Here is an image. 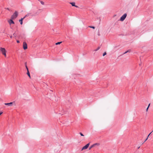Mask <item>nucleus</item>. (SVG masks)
I'll return each mask as SVG.
<instances>
[{
    "instance_id": "nucleus-1",
    "label": "nucleus",
    "mask_w": 153,
    "mask_h": 153,
    "mask_svg": "<svg viewBox=\"0 0 153 153\" xmlns=\"http://www.w3.org/2000/svg\"><path fill=\"white\" fill-rule=\"evenodd\" d=\"M0 51L6 57V51L5 49L4 48L0 47Z\"/></svg>"
},
{
    "instance_id": "nucleus-2",
    "label": "nucleus",
    "mask_w": 153,
    "mask_h": 153,
    "mask_svg": "<svg viewBox=\"0 0 153 153\" xmlns=\"http://www.w3.org/2000/svg\"><path fill=\"white\" fill-rule=\"evenodd\" d=\"M18 16V13L16 11L11 16V19H15Z\"/></svg>"
},
{
    "instance_id": "nucleus-3",
    "label": "nucleus",
    "mask_w": 153,
    "mask_h": 153,
    "mask_svg": "<svg viewBox=\"0 0 153 153\" xmlns=\"http://www.w3.org/2000/svg\"><path fill=\"white\" fill-rule=\"evenodd\" d=\"M126 13H125L121 17L120 20L122 21H124L126 17Z\"/></svg>"
},
{
    "instance_id": "nucleus-4",
    "label": "nucleus",
    "mask_w": 153,
    "mask_h": 153,
    "mask_svg": "<svg viewBox=\"0 0 153 153\" xmlns=\"http://www.w3.org/2000/svg\"><path fill=\"white\" fill-rule=\"evenodd\" d=\"M90 143H88L86 145H85V146H84L81 149V151H82L84 149H87L88 147L89 146Z\"/></svg>"
},
{
    "instance_id": "nucleus-5",
    "label": "nucleus",
    "mask_w": 153,
    "mask_h": 153,
    "mask_svg": "<svg viewBox=\"0 0 153 153\" xmlns=\"http://www.w3.org/2000/svg\"><path fill=\"white\" fill-rule=\"evenodd\" d=\"M27 45L26 43L25 42H23V48L24 50H26L27 49Z\"/></svg>"
},
{
    "instance_id": "nucleus-6",
    "label": "nucleus",
    "mask_w": 153,
    "mask_h": 153,
    "mask_svg": "<svg viewBox=\"0 0 153 153\" xmlns=\"http://www.w3.org/2000/svg\"><path fill=\"white\" fill-rule=\"evenodd\" d=\"M15 102H10V103H5L4 105H7L9 106H11L12 105V104L13 103H14Z\"/></svg>"
},
{
    "instance_id": "nucleus-7",
    "label": "nucleus",
    "mask_w": 153,
    "mask_h": 153,
    "mask_svg": "<svg viewBox=\"0 0 153 153\" xmlns=\"http://www.w3.org/2000/svg\"><path fill=\"white\" fill-rule=\"evenodd\" d=\"M13 19H11L9 20L8 21V22L9 24L10 25L12 24H14V21L13 20Z\"/></svg>"
},
{
    "instance_id": "nucleus-8",
    "label": "nucleus",
    "mask_w": 153,
    "mask_h": 153,
    "mask_svg": "<svg viewBox=\"0 0 153 153\" xmlns=\"http://www.w3.org/2000/svg\"><path fill=\"white\" fill-rule=\"evenodd\" d=\"M70 4H71L72 6H74L76 7H78V6H76L75 5V3L74 2H72L70 3Z\"/></svg>"
},
{
    "instance_id": "nucleus-9",
    "label": "nucleus",
    "mask_w": 153,
    "mask_h": 153,
    "mask_svg": "<svg viewBox=\"0 0 153 153\" xmlns=\"http://www.w3.org/2000/svg\"><path fill=\"white\" fill-rule=\"evenodd\" d=\"M27 74L28 75V76H29V78H31L30 77V72H29V70H28V71H27Z\"/></svg>"
},
{
    "instance_id": "nucleus-10",
    "label": "nucleus",
    "mask_w": 153,
    "mask_h": 153,
    "mask_svg": "<svg viewBox=\"0 0 153 153\" xmlns=\"http://www.w3.org/2000/svg\"><path fill=\"white\" fill-rule=\"evenodd\" d=\"M19 22H20L21 25H22L23 24V19H21L19 20Z\"/></svg>"
},
{
    "instance_id": "nucleus-11",
    "label": "nucleus",
    "mask_w": 153,
    "mask_h": 153,
    "mask_svg": "<svg viewBox=\"0 0 153 153\" xmlns=\"http://www.w3.org/2000/svg\"><path fill=\"white\" fill-rule=\"evenodd\" d=\"M99 144H100L99 143H97L94 144L93 145H94V147H95L96 146H99Z\"/></svg>"
},
{
    "instance_id": "nucleus-12",
    "label": "nucleus",
    "mask_w": 153,
    "mask_h": 153,
    "mask_svg": "<svg viewBox=\"0 0 153 153\" xmlns=\"http://www.w3.org/2000/svg\"><path fill=\"white\" fill-rule=\"evenodd\" d=\"M62 42H57L56 43V45H58L60 44Z\"/></svg>"
},
{
    "instance_id": "nucleus-13",
    "label": "nucleus",
    "mask_w": 153,
    "mask_h": 153,
    "mask_svg": "<svg viewBox=\"0 0 153 153\" xmlns=\"http://www.w3.org/2000/svg\"><path fill=\"white\" fill-rule=\"evenodd\" d=\"M100 48V47H98L97 49H95L94 51H97Z\"/></svg>"
},
{
    "instance_id": "nucleus-14",
    "label": "nucleus",
    "mask_w": 153,
    "mask_h": 153,
    "mask_svg": "<svg viewBox=\"0 0 153 153\" xmlns=\"http://www.w3.org/2000/svg\"><path fill=\"white\" fill-rule=\"evenodd\" d=\"M94 147L93 145L91 146L89 148V149L90 150L92 148Z\"/></svg>"
},
{
    "instance_id": "nucleus-15",
    "label": "nucleus",
    "mask_w": 153,
    "mask_h": 153,
    "mask_svg": "<svg viewBox=\"0 0 153 153\" xmlns=\"http://www.w3.org/2000/svg\"><path fill=\"white\" fill-rule=\"evenodd\" d=\"M13 36L14 37H16V34L15 33L13 34Z\"/></svg>"
},
{
    "instance_id": "nucleus-16",
    "label": "nucleus",
    "mask_w": 153,
    "mask_h": 153,
    "mask_svg": "<svg viewBox=\"0 0 153 153\" xmlns=\"http://www.w3.org/2000/svg\"><path fill=\"white\" fill-rule=\"evenodd\" d=\"M89 27H90V28H92L93 29H94L95 28V27H94L92 26H89Z\"/></svg>"
},
{
    "instance_id": "nucleus-17",
    "label": "nucleus",
    "mask_w": 153,
    "mask_h": 153,
    "mask_svg": "<svg viewBox=\"0 0 153 153\" xmlns=\"http://www.w3.org/2000/svg\"><path fill=\"white\" fill-rule=\"evenodd\" d=\"M40 3H41L42 4V5H44V2H43V1H40Z\"/></svg>"
},
{
    "instance_id": "nucleus-18",
    "label": "nucleus",
    "mask_w": 153,
    "mask_h": 153,
    "mask_svg": "<svg viewBox=\"0 0 153 153\" xmlns=\"http://www.w3.org/2000/svg\"><path fill=\"white\" fill-rule=\"evenodd\" d=\"M106 54V52H104L103 54V56H105Z\"/></svg>"
},
{
    "instance_id": "nucleus-19",
    "label": "nucleus",
    "mask_w": 153,
    "mask_h": 153,
    "mask_svg": "<svg viewBox=\"0 0 153 153\" xmlns=\"http://www.w3.org/2000/svg\"><path fill=\"white\" fill-rule=\"evenodd\" d=\"M79 134L81 136H84V135L81 132H80Z\"/></svg>"
},
{
    "instance_id": "nucleus-20",
    "label": "nucleus",
    "mask_w": 153,
    "mask_h": 153,
    "mask_svg": "<svg viewBox=\"0 0 153 153\" xmlns=\"http://www.w3.org/2000/svg\"><path fill=\"white\" fill-rule=\"evenodd\" d=\"M25 67H26V69H27V71H28V67H27V66L26 65Z\"/></svg>"
},
{
    "instance_id": "nucleus-21",
    "label": "nucleus",
    "mask_w": 153,
    "mask_h": 153,
    "mask_svg": "<svg viewBox=\"0 0 153 153\" xmlns=\"http://www.w3.org/2000/svg\"><path fill=\"white\" fill-rule=\"evenodd\" d=\"M30 16V15H29V14H27L25 16V17H27V16Z\"/></svg>"
},
{
    "instance_id": "nucleus-22",
    "label": "nucleus",
    "mask_w": 153,
    "mask_h": 153,
    "mask_svg": "<svg viewBox=\"0 0 153 153\" xmlns=\"http://www.w3.org/2000/svg\"><path fill=\"white\" fill-rule=\"evenodd\" d=\"M153 130L148 135V137H147L148 138V137L149 136H150V135L153 132Z\"/></svg>"
},
{
    "instance_id": "nucleus-23",
    "label": "nucleus",
    "mask_w": 153,
    "mask_h": 153,
    "mask_svg": "<svg viewBox=\"0 0 153 153\" xmlns=\"http://www.w3.org/2000/svg\"><path fill=\"white\" fill-rule=\"evenodd\" d=\"M149 108V106H148V107H147L146 109V111H148V109Z\"/></svg>"
},
{
    "instance_id": "nucleus-24",
    "label": "nucleus",
    "mask_w": 153,
    "mask_h": 153,
    "mask_svg": "<svg viewBox=\"0 0 153 153\" xmlns=\"http://www.w3.org/2000/svg\"><path fill=\"white\" fill-rule=\"evenodd\" d=\"M127 52H131V50H128L127 51Z\"/></svg>"
},
{
    "instance_id": "nucleus-25",
    "label": "nucleus",
    "mask_w": 153,
    "mask_h": 153,
    "mask_svg": "<svg viewBox=\"0 0 153 153\" xmlns=\"http://www.w3.org/2000/svg\"><path fill=\"white\" fill-rule=\"evenodd\" d=\"M128 53V52H127V51H126V52H125V53H124L123 54H126V53Z\"/></svg>"
},
{
    "instance_id": "nucleus-26",
    "label": "nucleus",
    "mask_w": 153,
    "mask_h": 153,
    "mask_svg": "<svg viewBox=\"0 0 153 153\" xmlns=\"http://www.w3.org/2000/svg\"><path fill=\"white\" fill-rule=\"evenodd\" d=\"M148 138L147 137L146 139H145V140L144 141V142L143 143H144L148 139Z\"/></svg>"
},
{
    "instance_id": "nucleus-27",
    "label": "nucleus",
    "mask_w": 153,
    "mask_h": 153,
    "mask_svg": "<svg viewBox=\"0 0 153 153\" xmlns=\"http://www.w3.org/2000/svg\"><path fill=\"white\" fill-rule=\"evenodd\" d=\"M26 17H25V16L23 17V18H21V19H23V20L25 18H26Z\"/></svg>"
},
{
    "instance_id": "nucleus-28",
    "label": "nucleus",
    "mask_w": 153,
    "mask_h": 153,
    "mask_svg": "<svg viewBox=\"0 0 153 153\" xmlns=\"http://www.w3.org/2000/svg\"><path fill=\"white\" fill-rule=\"evenodd\" d=\"M2 113H3V112H0V115L1 114H2Z\"/></svg>"
},
{
    "instance_id": "nucleus-29",
    "label": "nucleus",
    "mask_w": 153,
    "mask_h": 153,
    "mask_svg": "<svg viewBox=\"0 0 153 153\" xmlns=\"http://www.w3.org/2000/svg\"><path fill=\"white\" fill-rule=\"evenodd\" d=\"M10 37L11 38H12V37H13V36L12 35H11L10 36Z\"/></svg>"
},
{
    "instance_id": "nucleus-30",
    "label": "nucleus",
    "mask_w": 153,
    "mask_h": 153,
    "mask_svg": "<svg viewBox=\"0 0 153 153\" xmlns=\"http://www.w3.org/2000/svg\"><path fill=\"white\" fill-rule=\"evenodd\" d=\"M7 10H10V9L9 8H6Z\"/></svg>"
},
{
    "instance_id": "nucleus-31",
    "label": "nucleus",
    "mask_w": 153,
    "mask_h": 153,
    "mask_svg": "<svg viewBox=\"0 0 153 153\" xmlns=\"http://www.w3.org/2000/svg\"><path fill=\"white\" fill-rule=\"evenodd\" d=\"M17 43H19V40H17Z\"/></svg>"
},
{
    "instance_id": "nucleus-32",
    "label": "nucleus",
    "mask_w": 153,
    "mask_h": 153,
    "mask_svg": "<svg viewBox=\"0 0 153 153\" xmlns=\"http://www.w3.org/2000/svg\"><path fill=\"white\" fill-rule=\"evenodd\" d=\"M150 103H149V105H148V106H149H149H150Z\"/></svg>"
},
{
    "instance_id": "nucleus-33",
    "label": "nucleus",
    "mask_w": 153,
    "mask_h": 153,
    "mask_svg": "<svg viewBox=\"0 0 153 153\" xmlns=\"http://www.w3.org/2000/svg\"><path fill=\"white\" fill-rule=\"evenodd\" d=\"M26 64H27V63L26 62L25 63V65H26Z\"/></svg>"
},
{
    "instance_id": "nucleus-34",
    "label": "nucleus",
    "mask_w": 153,
    "mask_h": 153,
    "mask_svg": "<svg viewBox=\"0 0 153 153\" xmlns=\"http://www.w3.org/2000/svg\"><path fill=\"white\" fill-rule=\"evenodd\" d=\"M98 35L99 36L100 35V34H98Z\"/></svg>"
},
{
    "instance_id": "nucleus-35",
    "label": "nucleus",
    "mask_w": 153,
    "mask_h": 153,
    "mask_svg": "<svg viewBox=\"0 0 153 153\" xmlns=\"http://www.w3.org/2000/svg\"><path fill=\"white\" fill-rule=\"evenodd\" d=\"M140 147L138 148V149H139L140 148Z\"/></svg>"
}]
</instances>
